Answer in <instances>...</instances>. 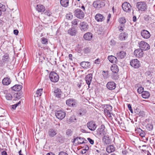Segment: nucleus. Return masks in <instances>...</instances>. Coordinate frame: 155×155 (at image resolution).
Listing matches in <instances>:
<instances>
[{
    "instance_id": "obj_51",
    "label": "nucleus",
    "mask_w": 155,
    "mask_h": 155,
    "mask_svg": "<svg viewBox=\"0 0 155 155\" xmlns=\"http://www.w3.org/2000/svg\"><path fill=\"white\" fill-rule=\"evenodd\" d=\"M78 19H75L72 21V23L73 25H77V24L78 21Z\"/></svg>"
},
{
    "instance_id": "obj_49",
    "label": "nucleus",
    "mask_w": 155,
    "mask_h": 155,
    "mask_svg": "<svg viewBox=\"0 0 155 155\" xmlns=\"http://www.w3.org/2000/svg\"><path fill=\"white\" fill-rule=\"evenodd\" d=\"M66 134L68 136H71L72 134V131L71 130L68 129L66 131Z\"/></svg>"
},
{
    "instance_id": "obj_57",
    "label": "nucleus",
    "mask_w": 155,
    "mask_h": 155,
    "mask_svg": "<svg viewBox=\"0 0 155 155\" xmlns=\"http://www.w3.org/2000/svg\"><path fill=\"white\" fill-rule=\"evenodd\" d=\"M144 18L145 20L148 21L149 20L150 18L149 16L147 15L144 16Z\"/></svg>"
},
{
    "instance_id": "obj_32",
    "label": "nucleus",
    "mask_w": 155,
    "mask_h": 155,
    "mask_svg": "<svg viewBox=\"0 0 155 155\" xmlns=\"http://www.w3.org/2000/svg\"><path fill=\"white\" fill-rule=\"evenodd\" d=\"M22 86L21 85L16 84L12 87V89L15 91H19L22 88Z\"/></svg>"
},
{
    "instance_id": "obj_59",
    "label": "nucleus",
    "mask_w": 155,
    "mask_h": 155,
    "mask_svg": "<svg viewBox=\"0 0 155 155\" xmlns=\"http://www.w3.org/2000/svg\"><path fill=\"white\" fill-rule=\"evenodd\" d=\"M18 106V104H15L12 106V108L14 109H15Z\"/></svg>"
},
{
    "instance_id": "obj_26",
    "label": "nucleus",
    "mask_w": 155,
    "mask_h": 155,
    "mask_svg": "<svg viewBox=\"0 0 155 155\" xmlns=\"http://www.w3.org/2000/svg\"><path fill=\"white\" fill-rule=\"evenodd\" d=\"M81 66L84 69L89 68L91 66L90 63L88 62H82L81 63Z\"/></svg>"
},
{
    "instance_id": "obj_13",
    "label": "nucleus",
    "mask_w": 155,
    "mask_h": 155,
    "mask_svg": "<svg viewBox=\"0 0 155 155\" xmlns=\"http://www.w3.org/2000/svg\"><path fill=\"white\" fill-rule=\"evenodd\" d=\"M85 139L81 137H77L74 138L73 142L78 145H80L84 143V140Z\"/></svg>"
},
{
    "instance_id": "obj_35",
    "label": "nucleus",
    "mask_w": 155,
    "mask_h": 155,
    "mask_svg": "<svg viewBox=\"0 0 155 155\" xmlns=\"http://www.w3.org/2000/svg\"><path fill=\"white\" fill-rule=\"evenodd\" d=\"M101 106L103 108L105 107L104 109H107L108 110H109L110 111H112V107L110 105L108 104H103Z\"/></svg>"
},
{
    "instance_id": "obj_36",
    "label": "nucleus",
    "mask_w": 155,
    "mask_h": 155,
    "mask_svg": "<svg viewBox=\"0 0 155 155\" xmlns=\"http://www.w3.org/2000/svg\"><path fill=\"white\" fill-rule=\"evenodd\" d=\"M93 6L96 8H99L101 7V5L100 3L98 1H95L93 3Z\"/></svg>"
},
{
    "instance_id": "obj_23",
    "label": "nucleus",
    "mask_w": 155,
    "mask_h": 155,
    "mask_svg": "<svg viewBox=\"0 0 155 155\" xmlns=\"http://www.w3.org/2000/svg\"><path fill=\"white\" fill-rule=\"evenodd\" d=\"M95 19L97 21H102L104 20V16L100 14H97L95 16Z\"/></svg>"
},
{
    "instance_id": "obj_37",
    "label": "nucleus",
    "mask_w": 155,
    "mask_h": 155,
    "mask_svg": "<svg viewBox=\"0 0 155 155\" xmlns=\"http://www.w3.org/2000/svg\"><path fill=\"white\" fill-rule=\"evenodd\" d=\"M134 112L136 114H138L139 116L143 117L145 115L144 112L143 111H140L139 112L138 111H137V110H134Z\"/></svg>"
},
{
    "instance_id": "obj_4",
    "label": "nucleus",
    "mask_w": 155,
    "mask_h": 155,
    "mask_svg": "<svg viewBox=\"0 0 155 155\" xmlns=\"http://www.w3.org/2000/svg\"><path fill=\"white\" fill-rule=\"evenodd\" d=\"M138 45L142 51H146L150 48V45L147 42L144 41H141L138 43Z\"/></svg>"
},
{
    "instance_id": "obj_28",
    "label": "nucleus",
    "mask_w": 155,
    "mask_h": 155,
    "mask_svg": "<svg viewBox=\"0 0 155 155\" xmlns=\"http://www.w3.org/2000/svg\"><path fill=\"white\" fill-rule=\"evenodd\" d=\"M77 33L76 29L74 28H72L68 31V33L71 35L74 36L76 35Z\"/></svg>"
},
{
    "instance_id": "obj_6",
    "label": "nucleus",
    "mask_w": 155,
    "mask_h": 155,
    "mask_svg": "<svg viewBox=\"0 0 155 155\" xmlns=\"http://www.w3.org/2000/svg\"><path fill=\"white\" fill-rule=\"evenodd\" d=\"M55 115L56 117L60 120H62L65 117L66 113L62 110H55Z\"/></svg>"
},
{
    "instance_id": "obj_9",
    "label": "nucleus",
    "mask_w": 155,
    "mask_h": 155,
    "mask_svg": "<svg viewBox=\"0 0 155 155\" xmlns=\"http://www.w3.org/2000/svg\"><path fill=\"white\" fill-rule=\"evenodd\" d=\"M130 65L135 68H138L140 66L139 61L137 59H134L131 61L130 62Z\"/></svg>"
},
{
    "instance_id": "obj_21",
    "label": "nucleus",
    "mask_w": 155,
    "mask_h": 155,
    "mask_svg": "<svg viewBox=\"0 0 155 155\" xmlns=\"http://www.w3.org/2000/svg\"><path fill=\"white\" fill-rule=\"evenodd\" d=\"M128 37V34L125 32L121 33L119 36V38L121 41L125 40Z\"/></svg>"
},
{
    "instance_id": "obj_19",
    "label": "nucleus",
    "mask_w": 155,
    "mask_h": 155,
    "mask_svg": "<svg viewBox=\"0 0 155 155\" xmlns=\"http://www.w3.org/2000/svg\"><path fill=\"white\" fill-rule=\"evenodd\" d=\"M57 134L56 130L54 129H50L49 130L48 134L49 136L51 137H53L56 135Z\"/></svg>"
},
{
    "instance_id": "obj_34",
    "label": "nucleus",
    "mask_w": 155,
    "mask_h": 155,
    "mask_svg": "<svg viewBox=\"0 0 155 155\" xmlns=\"http://www.w3.org/2000/svg\"><path fill=\"white\" fill-rule=\"evenodd\" d=\"M142 96L144 98H147L150 97V94L149 92L147 91H144L142 94Z\"/></svg>"
},
{
    "instance_id": "obj_31",
    "label": "nucleus",
    "mask_w": 155,
    "mask_h": 155,
    "mask_svg": "<svg viewBox=\"0 0 155 155\" xmlns=\"http://www.w3.org/2000/svg\"><path fill=\"white\" fill-rule=\"evenodd\" d=\"M106 151L109 153L114 152L115 150V148L113 145H109L106 148Z\"/></svg>"
},
{
    "instance_id": "obj_56",
    "label": "nucleus",
    "mask_w": 155,
    "mask_h": 155,
    "mask_svg": "<svg viewBox=\"0 0 155 155\" xmlns=\"http://www.w3.org/2000/svg\"><path fill=\"white\" fill-rule=\"evenodd\" d=\"M142 132H140V135L142 137H144L145 136V134L144 132H143L141 130Z\"/></svg>"
},
{
    "instance_id": "obj_3",
    "label": "nucleus",
    "mask_w": 155,
    "mask_h": 155,
    "mask_svg": "<svg viewBox=\"0 0 155 155\" xmlns=\"http://www.w3.org/2000/svg\"><path fill=\"white\" fill-rule=\"evenodd\" d=\"M137 7L139 10L142 11H145L147 8L146 3L145 2H140L137 4Z\"/></svg>"
},
{
    "instance_id": "obj_64",
    "label": "nucleus",
    "mask_w": 155,
    "mask_h": 155,
    "mask_svg": "<svg viewBox=\"0 0 155 155\" xmlns=\"http://www.w3.org/2000/svg\"><path fill=\"white\" fill-rule=\"evenodd\" d=\"M2 155H7V153L5 151H3L2 153Z\"/></svg>"
},
{
    "instance_id": "obj_39",
    "label": "nucleus",
    "mask_w": 155,
    "mask_h": 155,
    "mask_svg": "<svg viewBox=\"0 0 155 155\" xmlns=\"http://www.w3.org/2000/svg\"><path fill=\"white\" fill-rule=\"evenodd\" d=\"M111 78L114 80H117L118 79L119 77L117 73H112L111 75Z\"/></svg>"
},
{
    "instance_id": "obj_25",
    "label": "nucleus",
    "mask_w": 155,
    "mask_h": 155,
    "mask_svg": "<svg viewBox=\"0 0 155 155\" xmlns=\"http://www.w3.org/2000/svg\"><path fill=\"white\" fill-rule=\"evenodd\" d=\"M108 58L110 61L112 63H116L118 61L117 57H116L114 56H109L108 57Z\"/></svg>"
},
{
    "instance_id": "obj_62",
    "label": "nucleus",
    "mask_w": 155,
    "mask_h": 155,
    "mask_svg": "<svg viewBox=\"0 0 155 155\" xmlns=\"http://www.w3.org/2000/svg\"><path fill=\"white\" fill-rule=\"evenodd\" d=\"M86 150L84 149H83L81 151V153L82 154H85L86 153Z\"/></svg>"
},
{
    "instance_id": "obj_44",
    "label": "nucleus",
    "mask_w": 155,
    "mask_h": 155,
    "mask_svg": "<svg viewBox=\"0 0 155 155\" xmlns=\"http://www.w3.org/2000/svg\"><path fill=\"white\" fill-rule=\"evenodd\" d=\"M42 92V89H38L36 92V95L37 97L40 96L41 95Z\"/></svg>"
},
{
    "instance_id": "obj_53",
    "label": "nucleus",
    "mask_w": 155,
    "mask_h": 155,
    "mask_svg": "<svg viewBox=\"0 0 155 155\" xmlns=\"http://www.w3.org/2000/svg\"><path fill=\"white\" fill-rule=\"evenodd\" d=\"M58 155H68V154L65 152L64 151L60 152Z\"/></svg>"
},
{
    "instance_id": "obj_50",
    "label": "nucleus",
    "mask_w": 155,
    "mask_h": 155,
    "mask_svg": "<svg viewBox=\"0 0 155 155\" xmlns=\"http://www.w3.org/2000/svg\"><path fill=\"white\" fill-rule=\"evenodd\" d=\"M87 140L91 144H93L94 143V141L90 138H88Z\"/></svg>"
},
{
    "instance_id": "obj_12",
    "label": "nucleus",
    "mask_w": 155,
    "mask_h": 155,
    "mask_svg": "<svg viewBox=\"0 0 155 155\" xmlns=\"http://www.w3.org/2000/svg\"><path fill=\"white\" fill-rule=\"evenodd\" d=\"M142 37L144 39H148L150 36V33L146 30H142L141 31Z\"/></svg>"
},
{
    "instance_id": "obj_17",
    "label": "nucleus",
    "mask_w": 155,
    "mask_h": 155,
    "mask_svg": "<svg viewBox=\"0 0 155 155\" xmlns=\"http://www.w3.org/2000/svg\"><path fill=\"white\" fill-rule=\"evenodd\" d=\"M92 78V74H90L86 75L85 78V79L86 83L88 85V87H89V85L90 84Z\"/></svg>"
},
{
    "instance_id": "obj_43",
    "label": "nucleus",
    "mask_w": 155,
    "mask_h": 155,
    "mask_svg": "<svg viewBox=\"0 0 155 155\" xmlns=\"http://www.w3.org/2000/svg\"><path fill=\"white\" fill-rule=\"evenodd\" d=\"M111 111L109 110H108L107 109H104V112L105 114L109 117L111 116V114L110 113V111Z\"/></svg>"
},
{
    "instance_id": "obj_47",
    "label": "nucleus",
    "mask_w": 155,
    "mask_h": 155,
    "mask_svg": "<svg viewBox=\"0 0 155 155\" xmlns=\"http://www.w3.org/2000/svg\"><path fill=\"white\" fill-rule=\"evenodd\" d=\"M144 88L143 87H139L137 90V92L139 94H141L144 91Z\"/></svg>"
},
{
    "instance_id": "obj_58",
    "label": "nucleus",
    "mask_w": 155,
    "mask_h": 155,
    "mask_svg": "<svg viewBox=\"0 0 155 155\" xmlns=\"http://www.w3.org/2000/svg\"><path fill=\"white\" fill-rule=\"evenodd\" d=\"M18 30H14L13 31L14 34L16 35H17L18 33Z\"/></svg>"
},
{
    "instance_id": "obj_2",
    "label": "nucleus",
    "mask_w": 155,
    "mask_h": 155,
    "mask_svg": "<svg viewBox=\"0 0 155 155\" xmlns=\"http://www.w3.org/2000/svg\"><path fill=\"white\" fill-rule=\"evenodd\" d=\"M49 77L50 80L54 83L57 82L59 79L58 75L54 71L51 72L50 73Z\"/></svg>"
},
{
    "instance_id": "obj_46",
    "label": "nucleus",
    "mask_w": 155,
    "mask_h": 155,
    "mask_svg": "<svg viewBox=\"0 0 155 155\" xmlns=\"http://www.w3.org/2000/svg\"><path fill=\"white\" fill-rule=\"evenodd\" d=\"M6 8L5 5L0 3V11L3 12L5 11Z\"/></svg>"
},
{
    "instance_id": "obj_38",
    "label": "nucleus",
    "mask_w": 155,
    "mask_h": 155,
    "mask_svg": "<svg viewBox=\"0 0 155 155\" xmlns=\"http://www.w3.org/2000/svg\"><path fill=\"white\" fill-rule=\"evenodd\" d=\"M91 48L89 47H86L83 49L84 52L85 54L89 53L91 51Z\"/></svg>"
},
{
    "instance_id": "obj_18",
    "label": "nucleus",
    "mask_w": 155,
    "mask_h": 155,
    "mask_svg": "<svg viewBox=\"0 0 155 155\" xmlns=\"http://www.w3.org/2000/svg\"><path fill=\"white\" fill-rule=\"evenodd\" d=\"M116 56L118 59H123L126 57V53L123 51H120L117 53Z\"/></svg>"
},
{
    "instance_id": "obj_14",
    "label": "nucleus",
    "mask_w": 155,
    "mask_h": 155,
    "mask_svg": "<svg viewBox=\"0 0 155 155\" xmlns=\"http://www.w3.org/2000/svg\"><path fill=\"white\" fill-rule=\"evenodd\" d=\"M143 54V51L140 49L135 50L134 52V55L137 58H140L142 57Z\"/></svg>"
},
{
    "instance_id": "obj_29",
    "label": "nucleus",
    "mask_w": 155,
    "mask_h": 155,
    "mask_svg": "<svg viewBox=\"0 0 155 155\" xmlns=\"http://www.w3.org/2000/svg\"><path fill=\"white\" fill-rule=\"evenodd\" d=\"M92 37V34L90 32H87L84 35V38L86 40H90Z\"/></svg>"
},
{
    "instance_id": "obj_42",
    "label": "nucleus",
    "mask_w": 155,
    "mask_h": 155,
    "mask_svg": "<svg viewBox=\"0 0 155 155\" xmlns=\"http://www.w3.org/2000/svg\"><path fill=\"white\" fill-rule=\"evenodd\" d=\"M5 97L7 100H11L13 98V97L12 94L10 93L6 94L5 95Z\"/></svg>"
},
{
    "instance_id": "obj_15",
    "label": "nucleus",
    "mask_w": 155,
    "mask_h": 155,
    "mask_svg": "<svg viewBox=\"0 0 155 155\" xmlns=\"http://www.w3.org/2000/svg\"><path fill=\"white\" fill-rule=\"evenodd\" d=\"M80 25V28L81 31H85L87 30L88 25L86 22L84 21L81 22Z\"/></svg>"
},
{
    "instance_id": "obj_7",
    "label": "nucleus",
    "mask_w": 155,
    "mask_h": 155,
    "mask_svg": "<svg viewBox=\"0 0 155 155\" xmlns=\"http://www.w3.org/2000/svg\"><path fill=\"white\" fill-rule=\"evenodd\" d=\"M66 104L68 106L72 107H76L77 105L76 101L72 98L67 100L66 101Z\"/></svg>"
},
{
    "instance_id": "obj_61",
    "label": "nucleus",
    "mask_w": 155,
    "mask_h": 155,
    "mask_svg": "<svg viewBox=\"0 0 155 155\" xmlns=\"http://www.w3.org/2000/svg\"><path fill=\"white\" fill-rule=\"evenodd\" d=\"M122 153L124 155H126L128 153V152L127 150L123 151Z\"/></svg>"
},
{
    "instance_id": "obj_55",
    "label": "nucleus",
    "mask_w": 155,
    "mask_h": 155,
    "mask_svg": "<svg viewBox=\"0 0 155 155\" xmlns=\"http://www.w3.org/2000/svg\"><path fill=\"white\" fill-rule=\"evenodd\" d=\"M100 59L97 58L95 61V63L97 64H99L100 63Z\"/></svg>"
},
{
    "instance_id": "obj_22",
    "label": "nucleus",
    "mask_w": 155,
    "mask_h": 155,
    "mask_svg": "<svg viewBox=\"0 0 155 155\" xmlns=\"http://www.w3.org/2000/svg\"><path fill=\"white\" fill-rule=\"evenodd\" d=\"M110 69L112 73H117L119 71L118 67L115 64H113L111 66Z\"/></svg>"
},
{
    "instance_id": "obj_5",
    "label": "nucleus",
    "mask_w": 155,
    "mask_h": 155,
    "mask_svg": "<svg viewBox=\"0 0 155 155\" xmlns=\"http://www.w3.org/2000/svg\"><path fill=\"white\" fill-rule=\"evenodd\" d=\"M10 58L9 57V55L7 54H5L2 56V61H0V63L1 62V63L0 64V66H2L3 64H8L9 62H10Z\"/></svg>"
},
{
    "instance_id": "obj_24",
    "label": "nucleus",
    "mask_w": 155,
    "mask_h": 155,
    "mask_svg": "<svg viewBox=\"0 0 155 155\" xmlns=\"http://www.w3.org/2000/svg\"><path fill=\"white\" fill-rule=\"evenodd\" d=\"M102 140L103 142L106 144H109L111 142V141L109 137L106 135L103 136L102 138Z\"/></svg>"
},
{
    "instance_id": "obj_48",
    "label": "nucleus",
    "mask_w": 155,
    "mask_h": 155,
    "mask_svg": "<svg viewBox=\"0 0 155 155\" xmlns=\"http://www.w3.org/2000/svg\"><path fill=\"white\" fill-rule=\"evenodd\" d=\"M66 17L68 19H71L73 18V15L71 13H69L67 14Z\"/></svg>"
},
{
    "instance_id": "obj_11",
    "label": "nucleus",
    "mask_w": 155,
    "mask_h": 155,
    "mask_svg": "<svg viewBox=\"0 0 155 155\" xmlns=\"http://www.w3.org/2000/svg\"><path fill=\"white\" fill-rule=\"evenodd\" d=\"M87 126L88 128L92 131L94 130L97 127L95 123L92 120L90 121L87 123Z\"/></svg>"
},
{
    "instance_id": "obj_40",
    "label": "nucleus",
    "mask_w": 155,
    "mask_h": 155,
    "mask_svg": "<svg viewBox=\"0 0 155 155\" xmlns=\"http://www.w3.org/2000/svg\"><path fill=\"white\" fill-rule=\"evenodd\" d=\"M118 21L119 23L121 24H124L126 21V19L124 17L120 18Z\"/></svg>"
},
{
    "instance_id": "obj_10",
    "label": "nucleus",
    "mask_w": 155,
    "mask_h": 155,
    "mask_svg": "<svg viewBox=\"0 0 155 155\" xmlns=\"http://www.w3.org/2000/svg\"><path fill=\"white\" fill-rule=\"evenodd\" d=\"M122 8L123 10L126 12H130L131 10L130 5L128 2H125L122 5Z\"/></svg>"
},
{
    "instance_id": "obj_45",
    "label": "nucleus",
    "mask_w": 155,
    "mask_h": 155,
    "mask_svg": "<svg viewBox=\"0 0 155 155\" xmlns=\"http://www.w3.org/2000/svg\"><path fill=\"white\" fill-rule=\"evenodd\" d=\"M153 127V125L152 124H148L146 126V128L148 130H152Z\"/></svg>"
},
{
    "instance_id": "obj_54",
    "label": "nucleus",
    "mask_w": 155,
    "mask_h": 155,
    "mask_svg": "<svg viewBox=\"0 0 155 155\" xmlns=\"http://www.w3.org/2000/svg\"><path fill=\"white\" fill-rule=\"evenodd\" d=\"M42 43L43 44H46L47 43V40L46 38H43L42 40Z\"/></svg>"
},
{
    "instance_id": "obj_27",
    "label": "nucleus",
    "mask_w": 155,
    "mask_h": 155,
    "mask_svg": "<svg viewBox=\"0 0 155 155\" xmlns=\"http://www.w3.org/2000/svg\"><path fill=\"white\" fill-rule=\"evenodd\" d=\"M61 5L65 8L67 7L69 5V0H60Z\"/></svg>"
},
{
    "instance_id": "obj_63",
    "label": "nucleus",
    "mask_w": 155,
    "mask_h": 155,
    "mask_svg": "<svg viewBox=\"0 0 155 155\" xmlns=\"http://www.w3.org/2000/svg\"><path fill=\"white\" fill-rule=\"evenodd\" d=\"M133 21L134 22H135L136 21V17L134 16L133 17Z\"/></svg>"
},
{
    "instance_id": "obj_1",
    "label": "nucleus",
    "mask_w": 155,
    "mask_h": 155,
    "mask_svg": "<svg viewBox=\"0 0 155 155\" xmlns=\"http://www.w3.org/2000/svg\"><path fill=\"white\" fill-rule=\"evenodd\" d=\"M97 135L99 137L103 136L107 133V130L104 125H102L101 127L97 130Z\"/></svg>"
},
{
    "instance_id": "obj_52",
    "label": "nucleus",
    "mask_w": 155,
    "mask_h": 155,
    "mask_svg": "<svg viewBox=\"0 0 155 155\" xmlns=\"http://www.w3.org/2000/svg\"><path fill=\"white\" fill-rule=\"evenodd\" d=\"M128 107L130 110V112L132 113H133V111L132 109L131 106L130 104H128L127 105Z\"/></svg>"
},
{
    "instance_id": "obj_30",
    "label": "nucleus",
    "mask_w": 155,
    "mask_h": 155,
    "mask_svg": "<svg viewBox=\"0 0 155 155\" xmlns=\"http://www.w3.org/2000/svg\"><path fill=\"white\" fill-rule=\"evenodd\" d=\"M2 84L4 85H7L10 84L11 80L8 77L4 78L2 80Z\"/></svg>"
},
{
    "instance_id": "obj_33",
    "label": "nucleus",
    "mask_w": 155,
    "mask_h": 155,
    "mask_svg": "<svg viewBox=\"0 0 155 155\" xmlns=\"http://www.w3.org/2000/svg\"><path fill=\"white\" fill-rule=\"evenodd\" d=\"M36 9L38 12H44L45 10L44 7L41 5H38L37 6Z\"/></svg>"
},
{
    "instance_id": "obj_20",
    "label": "nucleus",
    "mask_w": 155,
    "mask_h": 155,
    "mask_svg": "<svg viewBox=\"0 0 155 155\" xmlns=\"http://www.w3.org/2000/svg\"><path fill=\"white\" fill-rule=\"evenodd\" d=\"M61 92L59 89H56L54 91V95L58 99L60 98L61 97Z\"/></svg>"
},
{
    "instance_id": "obj_8",
    "label": "nucleus",
    "mask_w": 155,
    "mask_h": 155,
    "mask_svg": "<svg viewBox=\"0 0 155 155\" xmlns=\"http://www.w3.org/2000/svg\"><path fill=\"white\" fill-rule=\"evenodd\" d=\"M74 15L79 19H82L84 18V14L83 12L80 9H77L74 12Z\"/></svg>"
},
{
    "instance_id": "obj_60",
    "label": "nucleus",
    "mask_w": 155,
    "mask_h": 155,
    "mask_svg": "<svg viewBox=\"0 0 155 155\" xmlns=\"http://www.w3.org/2000/svg\"><path fill=\"white\" fill-rule=\"evenodd\" d=\"M119 30L120 31H123L124 30L123 27L122 26H120V28H119Z\"/></svg>"
},
{
    "instance_id": "obj_41",
    "label": "nucleus",
    "mask_w": 155,
    "mask_h": 155,
    "mask_svg": "<svg viewBox=\"0 0 155 155\" xmlns=\"http://www.w3.org/2000/svg\"><path fill=\"white\" fill-rule=\"evenodd\" d=\"M79 112V114L80 115L82 116L85 114L86 112V110L84 109H81L80 110Z\"/></svg>"
},
{
    "instance_id": "obj_16",
    "label": "nucleus",
    "mask_w": 155,
    "mask_h": 155,
    "mask_svg": "<svg viewBox=\"0 0 155 155\" xmlns=\"http://www.w3.org/2000/svg\"><path fill=\"white\" fill-rule=\"evenodd\" d=\"M116 84L113 81L108 82L107 84V88L110 90H113L116 88Z\"/></svg>"
}]
</instances>
